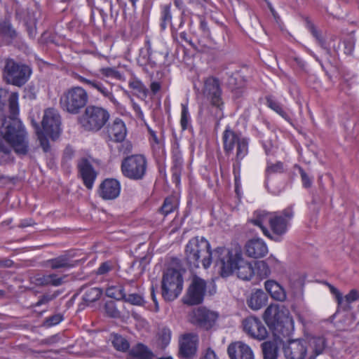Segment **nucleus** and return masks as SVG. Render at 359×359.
Returning a JSON list of instances; mask_svg holds the SVG:
<instances>
[{"label":"nucleus","instance_id":"6ab92c4d","mask_svg":"<svg viewBox=\"0 0 359 359\" xmlns=\"http://www.w3.org/2000/svg\"><path fill=\"white\" fill-rule=\"evenodd\" d=\"M198 337L189 333L184 334L180 341V354L184 358H192L197 351Z\"/></svg>","mask_w":359,"mask_h":359},{"label":"nucleus","instance_id":"1a4fd4ad","mask_svg":"<svg viewBox=\"0 0 359 359\" xmlns=\"http://www.w3.org/2000/svg\"><path fill=\"white\" fill-rule=\"evenodd\" d=\"M147 161L142 154H133L124 158L121 162L122 175L131 180H141L146 175Z\"/></svg>","mask_w":359,"mask_h":359},{"label":"nucleus","instance_id":"13d9d810","mask_svg":"<svg viewBox=\"0 0 359 359\" xmlns=\"http://www.w3.org/2000/svg\"><path fill=\"white\" fill-rule=\"evenodd\" d=\"M327 285L330 288V292L335 297L337 304L339 305H343L344 304V297L342 296V294L339 291L338 289H337L333 285H332L330 284H327Z\"/></svg>","mask_w":359,"mask_h":359},{"label":"nucleus","instance_id":"7ed1b4c3","mask_svg":"<svg viewBox=\"0 0 359 359\" xmlns=\"http://www.w3.org/2000/svg\"><path fill=\"white\" fill-rule=\"evenodd\" d=\"M214 255L223 277L229 276L237 270L239 278L249 280L255 273V268L251 263L245 261L238 255H233L228 248L218 247L215 249Z\"/></svg>","mask_w":359,"mask_h":359},{"label":"nucleus","instance_id":"72a5a7b5","mask_svg":"<svg viewBox=\"0 0 359 359\" xmlns=\"http://www.w3.org/2000/svg\"><path fill=\"white\" fill-rule=\"evenodd\" d=\"M309 345L314 353V355H311L309 359H316L317 355L323 353L327 346V341L324 337H312L309 339Z\"/></svg>","mask_w":359,"mask_h":359},{"label":"nucleus","instance_id":"c03bdc74","mask_svg":"<svg viewBox=\"0 0 359 359\" xmlns=\"http://www.w3.org/2000/svg\"><path fill=\"white\" fill-rule=\"evenodd\" d=\"M133 353L135 356L141 359H149L151 356V353L149 351L147 347L142 344H137L133 349Z\"/></svg>","mask_w":359,"mask_h":359},{"label":"nucleus","instance_id":"bb28decb","mask_svg":"<svg viewBox=\"0 0 359 359\" xmlns=\"http://www.w3.org/2000/svg\"><path fill=\"white\" fill-rule=\"evenodd\" d=\"M280 262L273 256L269 257L266 260L256 262L255 264V273L261 278H266L271 274L270 267L276 268Z\"/></svg>","mask_w":359,"mask_h":359},{"label":"nucleus","instance_id":"49530a36","mask_svg":"<svg viewBox=\"0 0 359 359\" xmlns=\"http://www.w3.org/2000/svg\"><path fill=\"white\" fill-rule=\"evenodd\" d=\"M175 202L173 198H166L161 208V212L165 216L172 212L175 209Z\"/></svg>","mask_w":359,"mask_h":359},{"label":"nucleus","instance_id":"a211bd4d","mask_svg":"<svg viewBox=\"0 0 359 359\" xmlns=\"http://www.w3.org/2000/svg\"><path fill=\"white\" fill-rule=\"evenodd\" d=\"M245 252L249 257L258 259L266 255L269 250L266 243L263 239L254 238L246 242Z\"/></svg>","mask_w":359,"mask_h":359},{"label":"nucleus","instance_id":"2eb2a0df","mask_svg":"<svg viewBox=\"0 0 359 359\" xmlns=\"http://www.w3.org/2000/svg\"><path fill=\"white\" fill-rule=\"evenodd\" d=\"M206 283L199 277H194L184 298V303L187 305L201 304L204 298Z\"/></svg>","mask_w":359,"mask_h":359},{"label":"nucleus","instance_id":"a878e982","mask_svg":"<svg viewBox=\"0 0 359 359\" xmlns=\"http://www.w3.org/2000/svg\"><path fill=\"white\" fill-rule=\"evenodd\" d=\"M163 53L154 51L149 41H146L144 50H141L138 63L141 66L150 65L153 67L156 65L158 57L163 56Z\"/></svg>","mask_w":359,"mask_h":359},{"label":"nucleus","instance_id":"8fccbe9b","mask_svg":"<svg viewBox=\"0 0 359 359\" xmlns=\"http://www.w3.org/2000/svg\"><path fill=\"white\" fill-rule=\"evenodd\" d=\"M63 320V316L60 313L54 314L46 318L43 325L47 327L58 325Z\"/></svg>","mask_w":359,"mask_h":359},{"label":"nucleus","instance_id":"a18cd8bd","mask_svg":"<svg viewBox=\"0 0 359 359\" xmlns=\"http://www.w3.org/2000/svg\"><path fill=\"white\" fill-rule=\"evenodd\" d=\"M35 128H36V133L38 136V139L40 142V144L42 147L44 151L47 152L50 149V145L48 140L47 139V135L43 132V130H41L37 123H34Z\"/></svg>","mask_w":359,"mask_h":359},{"label":"nucleus","instance_id":"37998d69","mask_svg":"<svg viewBox=\"0 0 359 359\" xmlns=\"http://www.w3.org/2000/svg\"><path fill=\"white\" fill-rule=\"evenodd\" d=\"M284 171L283 164L280 161H278L276 163H271L267 162V166L266 168V177L269 179V176L272 174L282 173Z\"/></svg>","mask_w":359,"mask_h":359},{"label":"nucleus","instance_id":"864d4df0","mask_svg":"<svg viewBox=\"0 0 359 359\" xmlns=\"http://www.w3.org/2000/svg\"><path fill=\"white\" fill-rule=\"evenodd\" d=\"M198 18L200 20L199 29L205 37L210 38L211 36V32L207 21L203 16L199 15Z\"/></svg>","mask_w":359,"mask_h":359},{"label":"nucleus","instance_id":"20e7f679","mask_svg":"<svg viewBox=\"0 0 359 359\" xmlns=\"http://www.w3.org/2000/svg\"><path fill=\"white\" fill-rule=\"evenodd\" d=\"M223 148L226 154H233L236 148V163L233 165L236 190L238 189L241 177V161L248 155L249 138L243 137L233 130L229 126H226L222 134Z\"/></svg>","mask_w":359,"mask_h":359},{"label":"nucleus","instance_id":"6e6552de","mask_svg":"<svg viewBox=\"0 0 359 359\" xmlns=\"http://www.w3.org/2000/svg\"><path fill=\"white\" fill-rule=\"evenodd\" d=\"M294 214L292 205L287 207L282 211L273 212L269 225L271 236L266 237L275 242H280L282 237L287 232Z\"/></svg>","mask_w":359,"mask_h":359},{"label":"nucleus","instance_id":"9b49d317","mask_svg":"<svg viewBox=\"0 0 359 359\" xmlns=\"http://www.w3.org/2000/svg\"><path fill=\"white\" fill-rule=\"evenodd\" d=\"M32 70L29 66L16 62L13 59H7L4 68V78L6 83L16 86H23L29 79Z\"/></svg>","mask_w":359,"mask_h":359},{"label":"nucleus","instance_id":"2f4dec72","mask_svg":"<svg viewBox=\"0 0 359 359\" xmlns=\"http://www.w3.org/2000/svg\"><path fill=\"white\" fill-rule=\"evenodd\" d=\"M171 3L163 4L160 6V27L165 30L168 25H172V15L171 13Z\"/></svg>","mask_w":359,"mask_h":359},{"label":"nucleus","instance_id":"680f3d73","mask_svg":"<svg viewBox=\"0 0 359 359\" xmlns=\"http://www.w3.org/2000/svg\"><path fill=\"white\" fill-rule=\"evenodd\" d=\"M148 131H149V133L150 135V137H149L150 144H157V143L163 142V140H160L158 137V136L154 130H153L151 128H149Z\"/></svg>","mask_w":359,"mask_h":359},{"label":"nucleus","instance_id":"e2e57ef3","mask_svg":"<svg viewBox=\"0 0 359 359\" xmlns=\"http://www.w3.org/2000/svg\"><path fill=\"white\" fill-rule=\"evenodd\" d=\"M106 310L107 312L109 314L111 317H116L118 315V311L117 309H116L114 307V304H107L106 305Z\"/></svg>","mask_w":359,"mask_h":359},{"label":"nucleus","instance_id":"774afa93","mask_svg":"<svg viewBox=\"0 0 359 359\" xmlns=\"http://www.w3.org/2000/svg\"><path fill=\"white\" fill-rule=\"evenodd\" d=\"M27 29L29 37L32 39L35 38L36 35V29L35 25L29 26L28 24H27Z\"/></svg>","mask_w":359,"mask_h":359},{"label":"nucleus","instance_id":"e433bc0d","mask_svg":"<svg viewBox=\"0 0 359 359\" xmlns=\"http://www.w3.org/2000/svg\"><path fill=\"white\" fill-rule=\"evenodd\" d=\"M106 295L116 300H123L126 298L124 288L121 285L109 286L106 290Z\"/></svg>","mask_w":359,"mask_h":359},{"label":"nucleus","instance_id":"603ef678","mask_svg":"<svg viewBox=\"0 0 359 359\" xmlns=\"http://www.w3.org/2000/svg\"><path fill=\"white\" fill-rule=\"evenodd\" d=\"M113 264L110 262H105L102 263L97 268L96 274L97 275H105L113 270Z\"/></svg>","mask_w":359,"mask_h":359},{"label":"nucleus","instance_id":"412c9836","mask_svg":"<svg viewBox=\"0 0 359 359\" xmlns=\"http://www.w3.org/2000/svg\"><path fill=\"white\" fill-rule=\"evenodd\" d=\"M172 161L171 168L172 182L177 185L180 182L182 170L183 169L184 159L182 153L180 148V144L175 143L172 148Z\"/></svg>","mask_w":359,"mask_h":359},{"label":"nucleus","instance_id":"3c124183","mask_svg":"<svg viewBox=\"0 0 359 359\" xmlns=\"http://www.w3.org/2000/svg\"><path fill=\"white\" fill-rule=\"evenodd\" d=\"M359 299V292L355 289H352L344 297V304L346 303L347 305L356 302Z\"/></svg>","mask_w":359,"mask_h":359},{"label":"nucleus","instance_id":"9d476101","mask_svg":"<svg viewBox=\"0 0 359 359\" xmlns=\"http://www.w3.org/2000/svg\"><path fill=\"white\" fill-rule=\"evenodd\" d=\"M183 277L180 271L168 269L163 273L161 282L162 297L171 302L177 298L183 289Z\"/></svg>","mask_w":359,"mask_h":359},{"label":"nucleus","instance_id":"ddd939ff","mask_svg":"<svg viewBox=\"0 0 359 359\" xmlns=\"http://www.w3.org/2000/svg\"><path fill=\"white\" fill-rule=\"evenodd\" d=\"M41 123L43 132L48 137L53 140L58 137L61 132V121L57 110L53 108L45 110Z\"/></svg>","mask_w":359,"mask_h":359},{"label":"nucleus","instance_id":"4468645a","mask_svg":"<svg viewBox=\"0 0 359 359\" xmlns=\"http://www.w3.org/2000/svg\"><path fill=\"white\" fill-rule=\"evenodd\" d=\"M73 77L88 88L96 90L115 106L118 104V102L113 94V87L111 84H104L97 79H89L76 73L74 74Z\"/></svg>","mask_w":359,"mask_h":359},{"label":"nucleus","instance_id":"b1692460","mask_svg":"<svg viewBox=\"0 0 359 359\" xmlns=\"http://www.w3.org/2000/svg\"><path fill=\"white\" fill-rule=\"evenodd\" d=\"M80 177L86 187L91 189L97 177V172L93 165L86 159H81L78 163Z\"/></svg>","mask_w":359,"mask_h":359},{"label":"nucleus","instance_id":"052dcab7","mask_svg":"<svg viewBox=\"0 0 359 359\" xmlns=\"http://www.w3.org/2000/svg\"><path fill=\"white\" fill-rule=\"evenodd\" d=\"M306 27L307 29L310 31V32L312 34V35L317 39L320 40V36L318 33V30L316 29L315 25L310 21L306 22Z\"/></svg>","mask_w":359,"mask_h":359},{"label":"nucleus","instance_id":"dca6fc26","mask_svg":"<svg viewBox=\"0 0 359 359\" xmlns=\"http://www.w3.org/2000/svg\"><path fill=\"white\" fill-rule=\"evenodd\" d=\"M104 135L108 142H123L127 135V128L124 121L120 118H114L107 126Z\"/></svg>","mask_w":359,"mask_h":359},{"label":"nucleus","instance_id":"4c0bfd02","mask_svg":"<svg viewBox=\"0 0 359 359\" xmlns=\"http://www.w3.org/2000/svg\"><path fill=\"white\" fill-rule=\"evenodd\" d=\"M180 126L183 130H185L191 126V118L189 111L188 101L181 103Z\"/></svg>","mask_w":359,"mask_h":359},{"label":"nucleus","instance_id":"c85d7f7f","mask_svg":"<svg viewBox=\"0 0 359 359\" xmlns=\"http://www.w3.org/2000/svg\"><path fill=\"white\" fill-rule=\"evenodd\" d=\"M266 290L270 294L271 297L280 302L286 299V292L285 289L276 281L268 280L264 283Z\"/></svg>","mask_w":359,"mask_h":359},{"label":"nucleus","instance_id":"de8ad7c7","mask_svg":"<svg viewBox=\"0 0 359 359\" xmlns=\"http://www.w3.org/2000/svg\"><path fill=\"white\" fill-rule=\"evenodd\" d=\"M154 156L159 159H163L165 156V149L164 142L151 144Z\"/></svg>","mask_w":359,"mask_h":359},{"label":"nucleus","instance_id":"f8f14e48","mask_svg":"<svg viewBox=\"0 0 359 359\" xmlns=\"http://www.w3.org/2000/svg\"><path fill=\"white\" fill-rule=\"evenodd\" d=\"M203 95L211 104L216 107V117L221 119L223 117V101L222 99V90L217 79L210 76L204 81Z\"/></svg>","mask_w":359,"mask_h":359},{"label":"nucleus","instance_id":"473e14b6","mask_svg":"<svg viewBox=\"0 0 359 359\" xmlns=\"http://www.w3.org/2000/svg\"><path fill=\"white\" fill-rule=\"evenodd\" d=\"M266 104L270 109L276 111L286 121H287L290 124H292L291 113L285 110L278 102L273 99V97H267Z\"/></svg>","mask_w":359,"mask_h":359},{"label":"nucleus","instance_id":"f3484780","mask_svg":"<svg viewBox=\"0 0 359 359\" xmlns=\"http://www.w3.org/2000/svg\"><path fill=\"white\" fill-rule=\"evenodd\" d=\"M243 328L250 337L257 340L265 339L268 332L262 322L256 317L250 316L243 320Z\"/></svg>","mask_w":359,"mask_h":359},{"label":"nucleus","instance_id":"5701e85b","mask_svg":"<svg viewBox=\"0 0 359 359\" xmlns=\"http://www.w3.org/2000/svg\"><path fill=\"white\" fill-rule=\"evenodd\" d=\"M227 352L231 359H255L252 348L242 341L231 343Z\"/></svg>","mask_w":359,"mask_h":359},{"label":"nucleus","instance_id":"f03ea898","mask_svg":"<svg viewBox=\"0 0 359 359\" xmlns=\"http://www.w3.org/2000/svg\"><path fill=\"white\" fill-rule=\"evenodd\" d=\"M276 340L280 342L290 338L294 330V321L288 309L275 304L269 306L263 316ZM307 353L306 342L304 339H288L284 345L286 359H304Z\"/></svg>","mask_w":359,"mask_h":359},{"label":"nucleus","instance_id":"338daca9","mask_svg":"<svg viewBox=\"0 0 359 359\" xmlns=\"http://www.w3.org/2000/svg\"><path fill=\"white\" fill-rule=\"evenodd\" d=\"M202 359H218L215 353L211 349L208 348Z\"/></svg>","mask_w":359,"mask_h":359},{"label":"nucleus","instance_id":"bf43d9fd","mask_svg":"<svg viewBox=\"0 0 359 359\" xmlns=\"http://www.w3.org/2000/svg\"><path fill=\"white\" fill-rule=\"evenodd\" d=\"M327 285L330 288V292L335 297L337 304L339 305H343L344 304V297L342 296V294L339 291L338 289H337L333 285H332L330 284H327Z\"/></svg>","mask_w":359,"mask_h":359},{"label":"nucleus","instance_id":"a19ab883","mask_svg":"<svg viewBox=\"0 0 359 359\" xmlns=\"http://www.w3.org/2000/svg\"><path fill=\"white\" fill-rule=\"evenodd\" d=\"M112 344L114 347L120 351H126L129 348V343L121 335L115 334L113 337Z\"/></svg>","mask_w":359,"mask_h":359},{"label":"nucleus","instance_id":"4be33fe9","mask_svg":"<svg viewBox=\"0 0 359 359\" xmlns=\"http://www.w3.org/2000/svg\"><path fill=\"white\" fill-rule=\"evenodd\" d=\"M98 191L103 199L112 200L119 196L121 185L115 179H106L100 184Z\"/></svg>","mask_w":359,"mask_h":359},{"label":"nucleus","instance_id":"7c9ffc66","mask_svg":"<svg viewBox=\"0 0 359 359\" xmlns=\"http://www.w3.org/2000/svg\"><path fill=\"white\" fill-rule=\"evenodd\" d=\"M267 300V295L262 290H257L251 294L247 304L250 309L259 310L266 304Z\"/></svg>","mask_w":359,"mask_h":359},{"label":"nucleus","instance_id":"0e129e2a","mask_svg":"<svg viewBox=\"0 0 359 359\" xmlns=\"http://www.w3.org/2000/svg\"><path fill=\"white\" fill-rule=\"evenodd\" d=\"M133 109L134 111L135 112L136 116L138 118H140L141 119H143V118H144V113L142 111V109H141L140 106L138 104H137L135 102H133Z\"/></svg>","mask_w":359,"mask_h":359},{"label":"nucleus","instance_id":"f704fd0d","mask_svg":"<svg viewBox=\"0 0 359 359\" xmlns=\"http://www.w3.org/2000/svg\"><path fill=\"white\" fill-rule=\"evenodd\" d=\"M81 290L84 291L83 300L86 304L96 302L103 293L102 290L98 287H83Z\"/></svg>","mask_w":359,"mask_h":359},{"label":"nucleus","instance_id":"09e8293b","mask_svg":"<svg viewBox=\"0 0 359 359\" xmlns=\"http://www.w3.org/2000/svg\"><path fill=\"white\" fill-rule=\"evenodd\" d=\"M126 302H128L133 305L136 306H141L144 303V298L143 297L137 293H133L130 294L128 295L126 294V298H123V299Z\"/></svg>","mask_w":359,"mask_h":359},{"label":"nucleus","instance_id":"393cba45","mask_svg":"<svg viewBox=\"0 0 359 359\" xmlns=\"http://www.w3.org/2000/svg\"><path fill=\"white\" fill-rule=\"evenodd\" d=\"M273 215V212L256 210L254 212L253 216L250 219L251 223L258 226L266 237L271 236L270 230L268 229L267 224L270 225Z\"/></svg>","mask_w":359,"mask_h":359},{"label":"nucleus","instance_id":"ea45409f","mask_svg":"<svg viewBox=\"0 0 359 359\" xmlns=\"http://www.w3.org/2000/svg\"><path fill=\"white\" fill-rule=\"evenodd\" d=\"M98 72L103 78L121 80L123 77L122 74L115 67H102L99 69Z\"/></svg>","mask_w":359,"mask_h":359},{"label":"nucleus","instance_id":"58836bf2","mask_svg":"<svg viewBox=\"0 0 359 359\" xmlns=\"http://www.w3.org/2000/svg\"><path fill=\"white\" fill-rule=\"evenodd\" d=\"M128 86L130 88L135 90L137 93L147 97L148 94V89L146 86L142 82L140 79L134 76L128 81Z\"/></svg>","mask_w":359,"mask_h":359},{"label":"nucleus","instance_id":"423d86ee","mask_svg":"<svg viewBox=\"0 0 359 359\" xmlns=\"http://www.w3.org/2000/svg\"><path fill=\"white\" fill-rule=\"evenodd\" d=\"M88 102L86 90L81 86H73L66 90L60 97L61 108L72 114H77Z\"/></svg>","mask_w":359,"mask_h":359},{"label":"nucleus","instance_id":"39448f33","mask_svg":"<svg viewBox=\"0 0 359 359\" xmlns=\"http://www.w3.org/2000/svg\"><path fill=\"white\" fill-rule=\"evenodd\" d=\"M215 252V249L213 252L210 250V245L205 238L196 236L186 245L185 259L191 269L198 268L201 263L208 269L212 260L217 264Z\"/></svg>","mask_w":359,"mask_h":359},{"label":"nucleus","instance_id":"cd10ccee","mask_svg":"<svg viewBox=\"0 0 359 359\" xmlns=\"http://www.w3.org/2000/svg\"><path fill=\"white\" fill-rule=\"evenodd\" d=\"M43 266L53 270L60 269H70L74 266L69 256L62 255L57 257L47 259L43 262Z\"/></svg>","mask_w":359,"mask_h":359},{"label":"nucleus","instance_id":"c9c22d12","mask_svg":"<svg viewBox=\"0 0 359 359\" xmlns=\"http://www.w3.org/2000/svg\"><path fill=\"white\" fill-rule=\"evenodd\" d=\"M264 359H277L278 348L276 343L267 341L262 344Z\"/></svg>","mask_w":359,"mask_h":359},{"label":"nucleus","instance_id":"f257e3e1","mask_svg":"<svg viewBox=\"0 0 359 359\" xmlns=\"http://www.w3.org/2000/svg\"><path fill=\"white\" fill-rule=\"evenodd\" d=\"M18 93L0 88V151L8 154L13 148L18 155L29 150L27 132L18 114Z\"/></svg>","mask_w":359,"mask_h":359},{"label":"nucleus","instance_id":"aec40b11","mask_svg":"<svg viewBox=\"0 0 359 359\" xmlns=\"http://www.w3.org/2000/svg\"><path fill=\"white\" fill-rule=\"evenodd\" d=\"M218 314L205 308H199L194 312V320L201 327L209 330L213 327Z\"/></svg>","mask_w":359,"mask_h":359},{"label":"nucleus","instance_id":"6e6d98bb","mask_svg":"<svg viewBox=\"0 0 359 359\" xmlns=\"http://www.w3.org/2000/svg\"><path fill=\"white\" fill-rule=\"evenodd\" d=\"M171 339V332L168 328H163L160 334V340L163 346L169 344Z\"/></svg>","mask_w":359,"mask_h":359},{"label":"nucleus","instance_id":"69168bd1","mask_svg":"<svg viewBox=\"0 0 359 359\" xmlns=\"http://www.w3.org/2000/svg\"><path fill=\"white\" fill-rule=\"evenodd\" d=\"M161 88V85L158 81H152L150 84L151 91L154 95L156 94Z\"/></svg>","mask_w":359,"mask_h":359},{"label":"nucleus","instance_id":"79ce46f5","mask_svg":"<svg viewBox=\"0 0 359 359\" xmlns=\"http://www.w3.org/2000/svg\"><path fill=\"white\" fill-rule=\"evenodd\" d=\"M0 32L11 39H15L18 34L8 21H4L0 24Z\"/></svg>","mask_w":359,"mask_h":359},{"label":"nucleus","instance_id":"0eeeda50","mask_svg":"<svg viewBox=\"0 0 359 359\" xmlns=\"http://www.w3.org/2000/svg\"><path fill=\"white\" fill-rule=\"evenodd\" d=\"M109 111L100 107L89 106L79 119V123L86 131L97 132L100 130L109 121Z\"/></svg>","mask_w":359,"mask_h":359},{"label":"nucleus","instance_id":"c756f323","mask_svg":"<svg viewBox=\"0 0 359 359\" xmlns=\"http://www.w3.org/2000/svg\"><path fill=\"white\" fill-rule=\"evenodd\" d=\"M65 276H59L55 273H50L38 276L35 278L36 284L39 286L51 285L58 287L64 283Z\"/></svg>","mask_w":359,"mask_h":359},{"label":"nucleus","instance_id":"4d7b16f0","mask_svg":"<svg viewBox=\"0 0 359 359\" xmlns=\"http://www.w3.org/2000/svg\"><path fill=\"white\" fill-rule=\"evenodd\" d=\"M298 169L301 175L303 187L305 188L310 187L312 184V180L301 167H298Z\"/></svg>","mask_w":359,"mask_h":359},{"label":"nucleus","instance_id":"5fc2aeb1","mask_svg":"<svg viewBox=\"0 0 359 359\" xmlns=\"http://www.w3.org/2000/svg\"><path fill=\"white\" fill-rule=\"evenodd\" d=\"M56 294H46L39 297V300L34 304V306H40L43 304H47L55 298H56Z\"/></svg>","mask_w":359,"mask_h":359}]
</instances>
